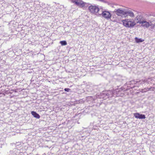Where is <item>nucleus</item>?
I'll use <instances>...</instances> for the list:
<instances>
[{
  "label": "nucleus",
  "mask_w": 155,
  "mask_h": 155,
  "mask_svg": "<svg viewBox=\"0 0 155 155\" xmlns=\"http://www.w3.org/2000/svg\"><path fill=\"white\" fill-rule=\"evenodd\" d=\"M122 90V88H120V90L117 89L116 90H111L106 91L105 93L103 94L102 95L103 98L106 99L107 98H111L114 95L118 94L117 92H119L120 90Z\"/></svg>",
  "instance_id": "1"
},
{
  "label": "nucleus",
  "mask_w": 155,
  "mask_h": 155,
  "mask_svg": "<svg viewBox=\"0 0 155 155\" xmlns=\"http://www.w3.org/2000/svg\"><path fill=\"white\" fill-rule=\"evenodd\" d=\"M72 3L81 8L87 7L90 4L83 1L82 0H70Z\"/></svg>",
  "instance_id": "2"
},
{
  "label": "nucleus",
  "mask_w": 155,
  "mask_h": 155,
  "mask_svg": "<svg viewBox=\"0 0 155 155\" xmlns=\"http://www.w3.org/2000/svg\"><path fill=\"white\" fill-rule=\"evenodd\" d=\"M122 22L124 26L128 28L133 27L136 24L135 21L129 19L123 20Z\"/></svg>",
  "instance_id": "3"
},
{
  "label": "nucleus",
  "mask_w": 155,
  "mask_h": 155,
  "mask_svg": "<svg viewBox=\"0 0 155 155\" xmlns=\"http://www.w3.org/2000/svg\"><path fill=\"white\" fill-rule=\"evenodd\" d=\"M153 21H150V22H148L146 21V19H145L144 21L141 22V25L146 28H148L150 26H152L153 27L155 26V23L153 24Z\"/></svg>",
  "instance_id": "4"
},
{
  "label": "nucleus",
  "mask_w": 155,
  "mask_h": 155,
  "mask_svg": "<svg viewBox=\"0 0 155 155\" xmlns=\"http://www.w3.org/2000/svg\"><path fill=\"white\" fill-rule=\"evenodd\" d=\"M125 9L120 8L115 9L113 12L115 13L118 16L123 17V15L124 13Z\"/></svg>",
  "instance_id": "5"
},
{
  "label": "nucleus",
  "mask_w": 155,
  "mask_h": 155,
  "mask_svg": "<svg viewBox=\"0 0 155 155\" xmlns=\"http://www.w3.org/2000/svg\"><path fill=\"white\" fill-rule=\"evenodd\" d=\"M88 9L92 13H95L98 12L99 8L97 6L91 5L88 7Z\"/></svg>",
  "instance_id": "6"
},
{
  "label": "nucleus",
  "mask_w": 155,
  "mask_h": 155,
  "mask_svg": "<svg viewBox=\"0 0 155 155\" xmlns=\"http://www.w3.org/2000/svg\"><path fill=\"white\" fill-rule=\"evenodd\" d=\"M101 14L103 17L107 20L110 18L111 17V15L108 11H102V12Z\"/></svg>",
  "instance_id": "7"
},
{
  "label": "nucleus",
  "mask_w": 155,
  "mask_h": 155,
  "mask_svg": "<svg viewBox=\"0 0 155 155\" xmlns=\"http://www.w3.org/2000/svg\"><path fill=\"white\" fill-rule=\"evenodd\" d=\"M146 19L142 15H138L135 18V21H136L137 23H138L140 24H141V22Z\"/></svg>",
  "instance_id": "8"
},
{
  "label": "nucleus",
  "mask_w": 155,
  "mask_h": 155,
  "mask_svg": "<svg viewBox=\"0 0 155 155\" xmlns=\"http://www.w3.org/2000/svg\"><path fill=\"white\" fill-rule=\"evenodd\" d=\"M124 15L123 17H126L128 16H129L131 17H134V16L133 12L129 10H125Z\"/></svg>",
  "instance_id": "9"
},
{
  "label": "nucleus",
  "mask_w": 155,
  "mask_h": 155,
  "mask_svg": "<svg viewBox=\"0 0 155 155\" xmlns=\"http://www.w3.org/2000/svg\"><path fill=\"white\" fill-rule=\"evenodd\" d=\"M138 82L137 81H136L134 80L133 81H130L128 82L127 83V85H129L130 86H129L131 88H134L135 87V85H134L133 86H131L132 85H133L134 84H135L137 83Z\"/></svg>",
  "instance_id": "10"
},
{
  "label": "nucleus",
  "mask_w": 155,
  "mask_h": 155,
  "mask_svg": "<svg viewBox=\"0 0 155 155\" xmlns=\"http://www.w3.org/2000/svg\"><path fill=\"white\" fill-rule=\"evenodd\" d=\"M134 116L135 118L139 119H145L146 117L145 115L143 114H140L138 113L134 114Z\"/></svg>",
  "instance_id": "11"
},
{
  "label": "nucleus",
  "mask_w": 155,
  "mask_h": 155,
  "mask_svg": "<svg viewBox=\"0 0 155 155\" xmlns=\"http://www.w3.org/2000/svg\"><path fill=\"white\" fill-rule=\"evenodd\" d=\"M110 20L112 21L117 22H119V20L118 18L115 15H111Z\"/></svg>",
  "instance_id": "12"
},
{
  "label": "nucleus",
  "mask_w": 155,
  "mask_h": 155,
  "mask_svg": "<svg viewBox=\"0 0 155 155\" xmlns=\"http://www.w3.org/2000/svg\"><path fill=\"white\" fill-rule=\"evenodd\" d=\"M31 114L35 117L37 118L38 119L40 117V115L35 111H31Z\"/></svg>",
  "instance_id": "13"
},
{
  "label": "nucleus",
  "mask_w": 155,
  "mask_h": 155,
  "mask_svg": "<svg viewBox=\"0 0 155 155\" xmlns=\"http://www.w3.org/2000/svg\"><path fill=\"white\" fill-rule=\"evenodd\" d=\"M135 40L136 42H137V43L142 42L144 41V39H142L141 38H138L137 37H136L135 38Z\"/></svg>",
  "instance_id": "14"
},
{
  "label": "nucleus",
  "mask_w": 155,
  "mask_h": 155,
  "mask_svg": "<svg viewBox=\"0 0 155 155\" xmlns=\"http://www.w3.org/2000/svg\"><path fill=\"white\" fill-rule=\"evenodd\" d=\"M61 45H67V43L65 41H61L60 42Z\"/></svg>",
  "instance_id": "15"
},
{
  "label": "nucleus",
  "mask_w": 155,
  "mask_h": 155,
  "mask_svg": "<svg viewBox=\"0 0 155 155\" xmlns=\"http://www.w3.org/2000/svg\"><path fill=\"white\" fill-rule=\"evenodd\" d=\"M138 83H140V84H143L144 82H147H147V80L146 79L144 80H142V81H138Z\"/></svg>",
  "instance_id": "16"
},
{
  "label": "nucleus",
  "mask_w": 155,
  "mask_h": 155,
  "mask_svg": "<svg viewBox=\"0 0 155 155\" xmlns=\"http://www.w3.org/2000/svg\"><path fill=\"white\" fill-rule=\"evenodd\" d=\"M146 89L147 91L149 90H152V91H153L154 90V87L152 88L151 87H150V88L146 87Z\"/></svg>",
  "instance_id": "17"
},
{
  "label": "nucleus",
  "mask_w": 155,
  "mask_h": 155,
  "mask_svg": "<svg viewBox=\"0 0 155 155\" xmlns=\"http://www.w3.org/2000/svg\"><path fill=\"white\" fill-rule=\"evenodd\" d=\"M140 91L142 93L146 92L147 91L146 87L144 89H141Z\"/></svg>",
  "instance_id": "18"
},
{
  "label": "nucleus",
  "mask_w": 155,
  "mask_h": 155,
  "mask_svg": "<svg viewBox=\"0 0 155 155\" xmlns=\"http://www.w3.org/2000/svg\"><path fill=\"white\" fill-rule=\"evenodd\" d=\"M64 90L66 91L69 92L70 90V89L69 88H66L64 89Z\"/></svg>",
  "instance_id": "19"
}]
</instances>
